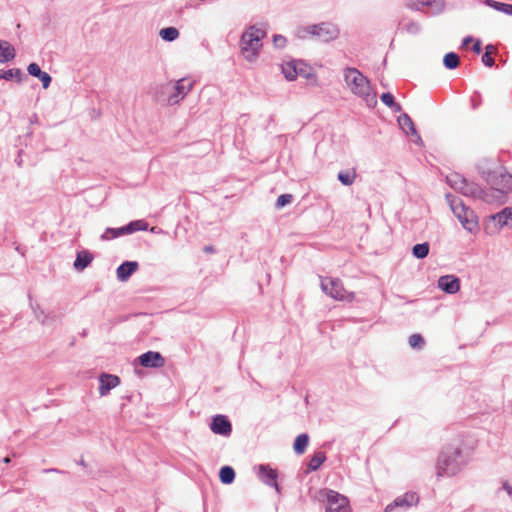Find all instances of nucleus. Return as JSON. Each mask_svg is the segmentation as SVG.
Wrapping results in <instances>:
<instances>
[{"label":"nucleus","mask_w":512,"mask_h":512,"mask_svg":"<svg viewBox=\"0 0 512 512\" xmlns=\"http://www.w3.org/2000/svg\"><path fill=\"white\" fill-rule=\"evenodd\" d=\"M449 186L462 195L474 199H480L485 203L493 205H503L507 202L506 196L499 188L490 185L488 189H482L478 184L469 182L459 173H452L447 176Z\"/></svg>","instance_id":"obj_1"},{"label":"nucleus","mask_w":512,"mask_h":512,"mask_svg":"<svg viewBox=\"0 0 512 512\" xmlns=\"http://www.w3.org/2000/svg\"><path fill=\"white\" fill-rule=\"evenodd\" d=\"M468 463L459 444H448L440 451L436 461V477H453Z\"/></svg>","instance_id":"obj_2"},{"label":"nucleus","mask_w":512,"mask_h":512,"mask_svg":"<svg viewBox=\"0 0 512 512\" xmlns=\"http://www.w3.org/2000/svg\"><path fill=\"white\" fill-rule=\"evenodd\" d=\"M344 81L349 90L357 97L362 98L368 107L377 103L376 94L372 92L370 81L358 69L347 67L344 69Z\"/></svg>","instance_id":"obj_3"},{"label":"nucleus","mask_w":512,"mask_h":512,"mask_svg":"<svg viewBox=\"0 0 512 512\" xmlns=\"http://www.w3.org/2000/svg\"><path fill=\"white\" fill-rule=\"evenodd\" d=\"M266 32L256 26L247 28L240 39L241 52L248 62H254L259 56L262 48V39Z\"/></svg>","instance_id":"obj_4"},{"label":"nucleus","mask_w":512,"mask_h":512,"mask_svg":"<svg viewBox=\"0 0 512 512\" xmlns=\"http://www.w3.org/2000/svg\"><path fill=\"white\" fill-rule=\"evenodd\" d=\"M446 199L453 214L459 220L463 228L471 233L476 231L478 229V220L474 211L456 196L447 194Z\"/></svg>","instance_id":"obj_5"},{"label":"nucleus","mask_w":512,"mask_h":512,"mask_svg":"<svg viewBox=\"0 0 512 512\" xmlns=\"http://www.w3.org/2000/svg\"><path fill=\"white\" fill-rule=\"evenodd\" d=\"M320 279L322 291L331 298L338 301H351L354 298V294L347 292L339 279L332 277H320Z\"/></svg>","instance_id":"obj_6"},{"label":"nucleus","mask_w":512,"mask_h":512,"mask_svg":"<svg viewBox=\"0 0 512 512\" xmlns=\"http://www.w3.org/2000/svg\"><path fill=\"white\" fill-rule=\"evenodd\" d=\"M326 500V512H350L349 501L344 495L334 490H327Z\"/></svg>","instance_id":"obj_7"},{"label":"nucleus","mask_w":512,"mask_h":512,"mask_svg":"<svg viewBox=\"0 0 512 512\" xmlns=\"http://www.w3.org/2000/svg\"><path fill=\"white\" fill-rule=\"evenodd\" d=\"M193 83L185 78L178 80L175 84H168L165 89L171 90V94L168 97V103L170 105L177 104L182 100L186 94L191 90Z\"/></svg>","instance_id":"obj_8"},{"label":"nucleus","mask_w":512,"mask_h":512,"mask_svg":"<svg viewBox=\"0 0 512 512\" xmlns=\"http://www.w3.org/2000/svg\"><path fill=\"white\" fill-rule=\"evenodd\" d=\"M488 184L494 185L508 196L512 192V174L505 171L504 168L498 167L492 178H488Z\"/></svg>","instance_id":"obj_9"},{"label":"nucleus","mask_w":512,"mask_h":512,"mask_svg":"<svg viewBox=\"0 0 512 512\" xmlns=\"http://www.w3.org/2000/svg\"><path fill=\"white\" fill-rule=\"evenodd\" d=\"M407 5L412 10L436 15L443 11L445 3L444 0H409Z\"/></svg>","instance_id":"obj_10"},{"label":"nucleus","mask_w":512,"mask_h":512,"mask_svg":"<svg viewBox=\"0 0 512 512\" xmlns=\"http://www.w3.org/2000/svg\"><path fill=\"white\" fill-rule=\"evenodd\" d=\"M419 503V496L416 492H406L403 495H400L394 499V501L388 504L384 512H393L395 508H400L403 510H407L413 506H417Z\"/></svg>","instance_id":"obj_11"},{"label":"nucleus","mask_w":512,"mask_h":512,"mask_svg":"<svg viewBox=\"0 0 512 512\" xmlns=\"http://www.w3.org/2000/svg\"><path fill=\"white\" fill-rule=\"evenodd\" d=\"M340 35L338 25L332 22H321L317 24V40L328 43L336 40Z\"/></svg>","instance_id":"obj_12"},{"label":"nucleus","mask_w":512,"mask_h":512,"mask_svg":"<svg viewBox=\"0 0 512 512\" xmlns=\"http://www.w3.org/2000/svg\"><path fill=\"white\" fill-rule=\"evenodd\" d=\"M258 478L267 486L274 487L277 493H280V487L277 483L278 471L268 464H260L257 467Z\"/></svg>","instance_id":"obj_13"},{"label":"nucleus","mask_w":512,"mask_h":512,"mask_svg":"<svg viewBox=\"0 0 512 512\" xmlns=\"http://www.w3.org/2000/svg\"><path fill=\"white\" fill-rule=\"evenodd\" d=\"M139 364L148 368H159L165 363L164 357L155 351H148L137 358Z\"/></svg>","instance_id":"obj_14"},{"label":"nucleus","mask_w":512,"mask_h":512,"mask_svg":"<svg viewBox=\"0 0 512 512\" xmlns=\"http://www.w3.org/2000/svg\"><path fill=\"white\" fill-rule=\"evenodd\" d=\"M210 429L213 433L228 436L232 431V426L228 418L224 415H216L213 417L210 424Z\"/></svg>","instance_id":"obj_15"},{"label":"nucleus","mask_w":512,"mask_h":512,"mask_svg":"<svg viewBox=\"0 0 512 512\" xmlns=\"http://www.w3.org/2000/svg\"><path fill=\"white\" fill-rule=\"evenodd\" d=\"M438 287L448 294H455L460 289V280L454 275H444L438 279Z\"/></svg>","instance_id":"obj_16"},{"label":"nucleus","mask_w":512,"mask_h":512,"mask_svg":"<svg viewBox=\"0 0 512 512\" xmlns=\"http://www.w3.org/2000/svg\"><path fill=\"white\" fill-rule=\"evenodd\" d=\"M120 383L118 376L103 373L99 377V393L101 396H105L109 391L115 388Z\"/></svg>","instance_id":"obj_17"},{"label":"nucleus","mask_w":512,"mask_h":512,"mask_svg":"<svg viewBox=\"0 0 512 512\" xmlns=\"http://www.w3.org/2000/svg\"><path fill=\"white\" fill-rule=\"evenodd\" d=\"M139 264L136 261L123 262L116 271L117 279L121 282L127 281L130 276L138 269Z\"/></svg>","instance_id":"obj_18"},{"label":"nucleus","mask_w":512,"mask_h":512,"mask_svg":"<svg viewBox=\"0 0 512 512\" xmlns=\"http://www.w3.org/2000/svg\"><path fill=\"white\" fill-rule=\"evenodd\" d=\"M490 219L496 223L498 228H502L504 226L512 228V208H504L502 211L491 215Z\"/></svg>","instance_id":"obj_19"},{"label":"nucleus","mask_w":512,"mask_h":512,"mask_svg":"<svg viewBox=\"0 0 512 512\" xmlns=\"http://www.w3.org/2000/svg\"><path fill=\"white\" fill-rule=\"evenodd\" d=\"M476 168L478 173L488 183V178H492L498 167L495 166V162L492 159H482L477 163Z\"/></svg>","instance_id":"obj_20"},{"label":"nucleus","mask_w":512,"mask_h":512,"mask_svg":"<svg viewBox=\"0 0 512 512\" xmlns=\"http://www.w3.org/2000/svg\"><path fill=\"white\" fill-rule=\"evenodd\" d=\"M93 260L92 254L87 251L83 250L77 253L76 259L74 261V268L77 271H83L86 267L90 265V263Z\"/></svg>","instance_id":"obj_21"},{"label":"nucleus","mask_w":512,"mask_h":512,"mask_svg":"<svg viewBox=\"0 0 512 512\" xmlns=\"http://www.w3.org/2000/svg\"><path fill=\"white\" fill-rule=\"evenodd\" d=\"M15 49L7 41L0 40V63H7L14 59Z\"/></svg>","instance_id":"obj_22"},{"label":"nucleus","mask_w":512,"mask_h":512,"mask_svg":"<svg viewBox=\"0 0 512 512\" xmlns=\"http://www.w3.org/2000/svg\"><path fill=\"white\" fill-rule=\"evenodd\" d=\"M298 65V61H290L282 64V73L288 81H293L298 76Z\"/></svg>","instance_id":"obj_23"},{"label":"nucleus","mask_w":512,"mask_h":512,"mask_svg":"<svg viewBox=\"0 0 512 512\" xmlns=\"http://www.w3.org/2000/svg\"><path fill=\"white\" fill-rule=\"evenodd\" d=\"M25 77V74L19 68H13L8 70L0 69V79H4L6 81L15 79L18 83H20L23 81Z\"/></svg>","instance_id":"obj_24"},{"label":"nucleus","mask_w":512,"mask_h":512,"mask_svg":"<svg viewBox=\"0 0 512 512\" xmlns=\"http://www.w3.org/2000/svg\"><path fill=\"white\" fill-rule=\"evenodd\" d=\"M398 124L399 126L401 127V129L406 133V134H416V128L414 126V123L411 119V117L406 114V113H403L401 114L398 119Z\"/></svg>","instance_id":"obj_25"},{"label":"nucleus","mask_w":512,"mask_h":512,"mask_svg":"<svg viewBox=\"0 0 512 512\" xmlns=\"http://www.w3.org/2000/svg\"><path fill=\"white\" fill-rule=\"evenodd\" d=\"M148 228L147 222L143 220H135L122 227L124 234H131L136 231H145Z\"/></svg>","instance_id":"obj_26"},{"label":"nucleus","mask_w":512,"mask_h":512,"mask_svg":"<svg viewBox=\"0 0 512 512\" xmlns=\"http://www.w3.org/2000/svg\"><path fill=\"white\" fill-rule=\"evenodd\" d=\"M309 443V436L305 433L300 434L296 437L294 441V451L296 454L300 455L303 454L308 446Z\"/></svg>","instance_id":"obj_27"},{"label":"nucleus","mask_w":512,"mask_h":512,"mask_svg":"<svg viewBox=\"0 0 512 512\" xmlns=\"http://www.w3.org/2000/svg\"><path fill=\"white\" fill-rule=\"evenodd\" d=\"M430 245L428 242L419 243L413 246L412 255L417 259H424L428 256Z\"/></svg>","instance_id":"obj_28"},{"label":"nucleus","mask_w":512,"mask_h":512,"mask_svg":"<svg viewBox=\"0 0 512 512\" xmlns=\"http://www.w3.org/2000/svg\"><path fill=\"white\" fill-rule=\"evenodd\" d=\"M326 460V455L322 451L316 452L310 459L308 463L309 471H316Z\"/></svg>","instance_id":"obj_29"},{"label":"nucleus","mask_w":512,"mask_h":512,"mask_svg":"<svg viewBox=\"0 0 512 512\" xmlns=\"http://www.w3.org/2000/svg\"><path fill=\"white\" fill-rule=\"evenodd\" d=\"M220 481L223 484H231L235 479V471L230 466H223L219 472Z\"/></svg>","instance_id":"obj_30"},{"label":"nucleus","mask_w":512,"mask_h":512,"mask_svg":"<svg viewBox=\"0 0 512 512\" xmlns=\"http://www.w3.org/2000/svg\"><path fill=\"white\" fill-rule=\"evenodd\" d=\"M484 3L497 11H501L507 15H512V4L497 2L495 0H485Z\"/></svg>","instance_id":"obj_31"},{"label":"nucleus","mask_w":512,"mask_h":512,"mask_svg":"<svg viewBox=\"0 0 512 512\" xmlns=\"http://www.w3.org/2000/svg\"><path fill=\"white\" fill-rule=\"evenodd\" d=\"M159 35L163 40L172 42L179 37V31L175 27H166L160 30Z\"/></svg>","instance_id":"obj_32"},{"label":"nucleus","mask_w":512,"mask_h":512,"mask_svg":"<svg viewBox=\"0 0 512 512\" xmlns=\"http://www.w3.org/2000/svg\"><path fill=\"white\" fill-rule=\"evenodd\" d=\"M460 58L458 54L449 52L443 58V64L447 69H455L459 66Z\"/></svg>","instance_id":"obj_33"},{"label":"nucleus","mask_w":512,"mask_h":512,"mask_svg":"<svg viewBox=\"0 0 512 512\" xmlns=\"http://www.w3.org/2000/svg\"><path fill=\"white\" fill-rule=\"evenodd\" d=\"M337 178L343 185L350 186L355 182L356 173L354 171H340Z\"/></svg>","instance_id":"obj_34"},{"label":"nucleus","mask_w":512,"mask_h":512,"mask_svg":"<svg viewBox=\"0 0 512 512\" xmlns=\"http://www.w3.org/2000/svg\"><path fill=\"white\" fill-rule=\"evenodd\" d=\"M122 235H125L124 234V230H122V227H120V228H107L104 231V233L101 235V239L106 241V240H111V239L120 237Z\"/></svg>","instance_id":"obj_35"},{"label":"nucleus","mask_w":512,"mask_h":512,"mask_svg":"<svg viewBox=\"0 0 512 512\" xmlns=\"http://www.w3.org/2000/svg\"><path fill=\"white\" fill-rule=\"evenodd\" d=\"M408 343H409L411 348L418 349V350H421L424 347V345H425L424 338L422 337V335L417 334V333L416 334H412L409 337Z\"/></svg>","instance_id":"obj_36"},{"label":"nucleus","mask_w":512,"mask_h":512,"mask_svg":"<svg viewBox=\"0 0 512 512\" xmlns=\"http://www.w3.org/2000/svg\"><path fill=\"white\" fill-rule=\"evenodd\" d=\"M294 34L298 39H309V25L297 27Z\"/></svg>","instance_id":"obj_37"},{"label":"nucleus","mask_w":512,"mask_h":512,"mask_svg":"<svg viewBox=\"0 0 512 512\" xmlns=\"http://www.w3.org/2000/svg\"><path fill=\"white\" fill-rule=\"evenodd\" d=\"M292 200H293L292 195L282 194L277 198L276 207L282 208V207L286 206L287 204H290L292 202Z\"/></svg>","instance_id":"obj_38"},{"label":"nucleus","mask_w":512,"mask_h":512,"mask_svg":"<svg viewBox=\"0 0 512 512\" xmlns=\"http://www.w3.org/2000/svg\"><path fill=\"white\" fill-rule=\"evenodd\" d=\"M273 44L276 48H284L287 44V39L283 35L276 34L273 36Z\"/></svg>","instance_id":"obj_39"},{"label":"nucleus","mask_w":512,"mask_h":512,"mask_svg":"<svg viewBox=\"0 0 512 512\" xmlns=\"http://www.w3.org/2000/svg\"><path fill=\"white\" fill-rule=\"evenodd\" d=\"M37 78L42 82V86L44 89H47L52 81L51 76L44 71H42V73Z\"/></svg>","instance_id":"obj_40"},{"label":"nucleus","mask_w":512,"mask_h":512,"mask_svg":"<svg viewBox=\"0 0 512 512\" xmlns=\"http://www.w3.org/2000/svg\"><path fill=\"white\" fill-rule=\"evenodd\" d=\"M404 28L410 34H417L420 31V25L412 21L404 24Z\"/></svg>","instance_id":"obj_41"},{"label":"nucleus","mask_w":512,"mask_h":512,"mask_svg":"<svg viewBox=\"0 0 512 512\" xmlns=\"http://www.w3.org/2000/svg\"><path fill=\"white\" fill-rule=\"evenodd\" d=\"M27 71L31 76L38 77L42 70L37 63H30L27 67Z\"/></svg>","instance_id":"obj_42"},{"label":"nucleus","mask_w":512,"mask_h":512,"mask_svg":"<svg viewBox=\"0 0 512 512\" xmlns=\"http://www.w3.org/2000/svg\"><path fill=\"white\" fill-rule=\"evenodd\" d=\"M381 101L388 107H390L391 105H394V96L387 92V93H383L380 97Z\"/></svg>","instance_id":"obj_43"},{"label":"nucleus","mask_w":512,"mask_h":512,"mask_svg":"<svg viewBox=\"0 0 512 512\" xmlns=\"http://www.w3.org/2000/svg\"><path fill=\"white\" fill-rule=\"evenodd\" d=\"M482 63L487 67H492L494 65V59L491 57V55L488 53H484L482 56Z\"/></svg>","instance_id":"obj_44"},{"label":"nucleus","mask_w":512,"mask_h":512,"mask_svg":"<svg viewBox=\"0 0 512 512\" xmlns=\"http://www.w3.org/2000/svg\"><path fill=\"white\" fill-rule=\"evenodd\" d=\"M317 39V24L309 25V39Z\"/></svg>","instance_id":"obj_45"},{"label":"nucleus","mask_w":512,"mask_h":512,"mask_svg":"<svg viewBox=\"0 0 512 512\" xmlns=\"http://www.w3.org/2000/svg\"><path fill=\"white\" fill-rule=\"evenodd\" d=\"M473 51L476 53V54H479L481 52V43L479 40H477L474 45H473Z\"/></svg>","instance_id":"obj_46"},{"label":"nucleus","mask_w":512,"mask_h":512,"mask_svg":"<svg viewBox=\"0 0 512 512\" xmlns=\"http://www.w3.org/2000/svg\"><path fill=\"white\" fill-rule=\"evenodd\" d=\"M502 488L510 495L512 496V487L509 485L508 482H504L502 485Z\"/></svg>","instance_id":"obj_47"},{"label":"nucleus","mask_w":512,"mask_h":512,"mask_svg":"<svg viewBox=\"0 0 512 512\" xmlns=\"http://www.w3.org/2000/svg\"><path fill=\"white\" fill-rule=\"evenodd\" d=\"M299 65H298V75H305L306 71H305V65L298 61Z\"/></svg>","instance_id":"obj_48"},{"label":"nucleus","mask_w":512,"mask_h":512,"mask_svg":"<svg viewBox=\"0 0 512 512\" xmlns=\"http://www.w3.org/2000/svg\"><path fill=\"white\" fill-rule=\"evenodd\" d=\"M37 319L42 322L43 325L49 324V316H44L43 319H41L40 315H36Z\"/></svg>","instance_id":"obj_49"},{"label":"nucleus","mask_w":512,"mask_h":512,"mask_svg":"<svg viewBox=\"0 0 512 512\" xmlns=\"http://www.w3.org/2000/svg\"><path fill=\"white\" fill-rule=\"evenodd\" d=\"M390 108L394 111V112H400L402 110V107L400 104L394 102V105H391Z\"/></svg>","instance_id":"obj_50"},{"label":"nucleus","mask_w":512,"mask_h":512,"mask_svg":"<svg viewBox=\"0 0 512 512\" xmlns=\"http://www.w3.org/2000/svg\"><path fill=\"white\" fill-rule=\"evenodd\" d=\"M485 50H486L485 53L489 52V54L491 55L495 51V47L493 45L489 44L485 47Z\"/></svg>","instance_id":"obj_51"},{"label":"nucleus","mask_w":512,"mask_h":512,"mask_svg":"<svg viewBox=\"0 0 512 512\" xmlns=\"http://www.w3.org/2000/svg\"><path fill=\"white\" fill-rule=\"evenodd\" d=\"M472 40L473 38L471 36L465 37L462 41V46H467Z\"/></svg>","instance_id":"obj_52"},{"label":"nucleus","mask_w":512,"mask_h":512,"mask_svg":"<svg viewBox=\"0 0 512 512\" xmlns=\"http://www.w3.org/2000/svg\"><path fill=\"white\" fill-rule=\"evenodd\" d=\"M412 135L416 137V139L414 140V142L416 144H418V145H422L423 144L422 139H421L420 135L417 132H416V134H412Z\"/></svg>","instance_id":"obj_53"},{"label":"nucleus","mask_w":512,"mask_h":512,"mask_svg":"<svg viewBox=\"0 0 512 512\" xmlns=\"http://www.w3.org/2000/svg\"><path fill=\"white\" fill-rule=\"evenodd\" d=\"M62 471L56 468L44 469V473H61Z\"/></svg>","instance_id":"obj_54"},{"label":"nucleus","mask_w":512,"mask_h":512,"mask_svg":"<svg viewBox=\"0 0 512 512\" xmlns=\"http://www.w3.org/2000/svg\"><path fill=\"white\" fill-rule=\"evenodd\" d=\"M204 251H205V252H207V253H211V252H213V251H214V248H213L212 246H206V247L204 248Z\"/></svg>","instance_id":"obj_55"},{"label":"nucleus","mask_w":512,"mask_h":512,"mask_svg":"<svg viewBox=\"0 0 512 512\" xmlns=\"http://www.w3.org/2000/svg\"><path fill=\"white\" fill-rule=\"evenodd\" d=\"M3 462L5 464H9L11 462V458L9 456H7V457L3 458Z\"/></svg>","instance_id":"obj_56"},{"label":"nucleus","mask_w":512,"mask_h":512,"mask_svg":"<svg viewBox=\"0 0 512 512\" xmlns=\"http://www.w3.org/2000/svg\"><path fill=\"white\" fill-rule=\"evenodd\" d=\"M79 464H80L81 466H84V467L86 466V465H85V462H84L83 460H81V461L79 462Z\"/></svg>","instance_id":"obj_57"}]
</instances>
